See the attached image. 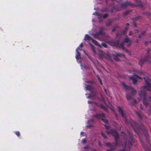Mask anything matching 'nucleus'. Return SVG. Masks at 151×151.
I'll use <instances>...</instances> for the list:
<instances>
[{
  "label": "nucleus",
  "mask_w": 151,
  "mask_h": 151,
  "mask_svg": "<svg viewBox=\"0 0 151 151\" xmlns=\"http://www.w3.org/2000/svg\"><path fill=\"white\" fill-rule=\"evenodd\" d=\"M151 114V111L150 110L149 111V114Z\"/></svg>",
  "instance_id": "nucleus-29"
},
{
  "label": "nucleus",
  "mask_w": 151,
  "mask_h": 151,
  "mask_svg": "<svg viewBox=\"0 0 151 151\" xmlns=\"http://www.w3.org/2000/svg\"><path fill=\"white\" fill-rule=\"evenodd\" d=\"M88 103H89V104H90V103H91V101H88Z\"/></svg>",
  "instance_id": "nucleus-30"
},
{
  "label": "nucleus",
  "mask_w": 151,
  "mask_h": 151,
  "mask_svg": "<svg viewBox=\"0 0 151 151\" xmlns=\"http://www.w3.org/2000/svg\"><path fill=\"white\" fill-rule=\"evenodd\" d=\"M133 101L134 104H136L138 103L134 99L133 100Z\"/></svg>",
  "instance_id": "nucleus-24"
},
{
  "label": "nucleus",
  "mask_w": 151,
  "mask_h": 151,
  "mask_svg": "<svg viewBox=\"0 0 151 151\" xmlns=\"http://www.w3.org/2000/svg\"><path fill=\"white\" fill-rule=\"evenodd\" d=\"M102 45L104 47H106V45L104 43L102 44Z\"/></svg>",
  "instance_id": "nucleus-22"
},
{
  "label": "nucleus",
  "mask_w": 151,
  "mask_h": 151,
  "mask_svg": "<svg viewBox=\"0 0 151 151\" xmlns=\"http://www.w3.org/2000/svg\"><path fill=\"white\" fill-rule=\"evenodd\" d=\"M85 139H83V140H82V142L83 143H85Z\"/></svg>",
  "instance_id": "nucleus-25"
},
{
  "label": "nucleus",
  "mask_w": 151,
  "mask_h": 151,
  "mask_svg": "<svg viewBox=\"0 0 151 151\" xmlns=\"http://www.w3.org/2000/svg\"><path fill=\"white\" fill-rule=\"evenodd\" d=\"M101 33V32H100L99 33V34H100Z\"/></svg>",
  "instance_id": "nucleus-35"
},
{
  "label": "nucleus",
  "mask_w": 151,
  "mask_h": 151,
  "mask_svg": "<svg viewBox=\"0 0 151 151\" xmlns=\"http://www.w3.org/2000/svg\"><path fill=\"white\" fill-rule=\"evenodd\" d=\"M118 110L119 113L121 114L122 116L123 117H124L125 115L123 113L122 109L120 107H119Z\"/></svg>",
  "instance_id": "nucleus-11"
},
{
  "label": "nucleus",
  "mask_w": 151,
  "mask_h": 151,
  "mask_svg": "<svg viewBox=\"0 0 151 151\" xmlns=\"http://www.w3.org/2000/svg\"><path fill=\"white\" fill-rule=\"evenodd\" d=\"M101 108H103V106H101Z\"/></svg>",
  "instance_id": "nucleus-34"
},
{
  "label": "nucleus",
  "mask_w": 151,
  "mask_h": 151,
  "mask_svg": "<svg viewBox=\"0 0 151 151\" xmlns=\"http://www.w3.org/2000/svg\"><path fill=\"white\" fill-rule=\"evenodd\" d=\"M16 134L18 136H19L20 135V133L19 132H16Z\"/></svg>",
  "instance_id": "nucleus-20"
},
{
  "label": "nucleus",
  "mask_w": 151,
  "mask_h": 151,
  "mask_svg": "<svg viewBox=\"0 0 151 151\" xmlns=\"http://www.w3.org/2000/svg\"><path fill=\"white\" fill-rule=\"evenodd\" d=\"M123 46H124L123 44V43H122V44H121V45L120 47H123Z\"/></svg>",
  "instance_id": "nucleus-27"
},
{
  "label": "nucleus",
  "mask_w": 151,
  "mask_h": 151,
  "mask_svg": "<svg viewBox=\"0 0 151 151\" xmlns=\"http://www.w3.org/2000/svg\"><path fill=\"white\" fill-rule=\"evenodd\" d=\"M93 35L95 37H98V35L97 34H93Z\"/></svg>",
  "instance_id": "nucleus-21"
},
{
  "label": "nucleus",
  "mask_w": 151,
  "mask_h": 151,
  "mask_svg": "<svg viewBox=\"0 0 151 151\" xmlns=\"http://www.w3.org/2000/svg\"><path fill=\"white\" fill-rule=\"evenodd\" d=\"M124 42L125 43H127V46H129L130 44L131 43V41L129 39L128 37L126 38L124 40Z\"/></svg>",
  "instance_id": "nucleus-10"
},
{
  "label": "nucleus",
  "mask_w": 151,
  "mask_h": 151,
  "mask_svg": "<svg viewBox=\"0 0 151 151\" xmlns=\"http://www.w3.org/2000/svg\"><path fill=\"white\" fill-rule=\"evenodd\" d=\"M83 45L82 43H81L79 47H83Z\"/></svg>",
  "instance_id": "nucleus-26"
},
{
  "label": "nucleus",
  "mask_w": 151,
  "mask_h": 151,
  "mask_svg": "<svg viewBox=\"0 0 151 151\" xmlns=\"http://www.w3.org/2000/svg\"><path fill=\"white\" fill-rule=\"evenodd\" d=\"M124 57V55L123 54L119 53H117L116 54V56L114 57V59L116 61L119 60L118 57Z\"/></svg>",
  "instance_id": "nucleus-7"
},
{
  "label": "nucleus",
  "mask_w": 151,
  "mask_h": 151,
  "mask_svg": "<svg viewBox=\"0 0 151 151\" xmlns=\"http://www.w3.org/2000/svg\"><path fill=\"white\" fill-rule=\"evenodd\" d=\"M101 134L102 135V136L104 138H106V136L105 135V134L103 132H101Z\"/></svg>",
  "instance_id": "nucleus-17"
},
{
  "label": "nucleus",
  "mask_w": 151,
  "mask_h": 151,
  "mask_svg": "<svg viewBox=\"0 0 151 151\" xmlns=\"http://www.w3.org/2000/svg\"><path fill=\"white\" fill-rule=\"evenodd\" d=\"M105 91L106 92V90L105 89H104Z\"/></svg>",
  "instance_id": "nucleus-33"
},
{
  "label": "nucleus",
  "mask_w": 151,
  "mask_h": 151,
  "mask_svg": "<svg viewBox=\"0 0 151 151\" xmlns=\"http://www.w3.org/2000/svg\"><path fill=\"white\" fill-rule=\"evenodd\" d=\"M110 133H111L112 134L113 136L114 137L115 139L116 140L118 137V135L116 131L115 130H111L110 132H107V133L108 134H109Z\"/></svg>",
  "instance_id": "nucleus-6"
},
{
  "label": "nucleus",
  "mask_w": 151,
  "mask_h": 151,
  "mask_svg": "<svg viewBox=\"0 0 151 151\" xmlns=\"http://www.w3.org/2000/svg\"><path fill=\"white\" fill-rule=\"evenodd\" d=\"M138 73L139 74H141L143 73V72L141 71H139L138 72Z\"/></svg>",
  "instance_id": "nucleus-23"
},
{
  "label": "nucleus",
  "mask_w": 151,
  "mask_h": 151,
  "mask_svg": "<svg viewBox=\"0 0 151 151\" xmlns=\"http://www.w3.org/2000/svg\"><path fill=\"white\" fill-rule=\"evenodd\" d=\"M144 134H145V135L147 137V136H148V134L147 133V132L146 131H145V132H144Z\"/></svg>",
  "instance_id": "nucleus-18"
},
{
  "label": "nucleus",
  "mask_w": 151,
  "mask_h": 151,
  "mask_svg": "<svg viewBox=\"0 0 151 151\" xmlns=\"http://www.w3.org/2000/svg\"><path fill=\"white\" fill-rule=\"evenodd\" d=\"M149 42H150V43H151V41H150Z\"/></svg>",
  "instance_id": "nucleus-37"
},
{
  "label": "nucleus",
  "mask_w": 151,
  "mask_h": 151,
  "mask_svg": "<svg viewBox=\"0 0 151 151\" xmlns=\"http://www.w3.org/2000/svg\"><path fill=\"white\" fill-rule=\"evenodd\" d=\"M150 89L149 87L147 86H143L141 88V90L139 93V96L138 98L139 101H140L141 100H142L143 101V104L146 107L149 105V103L146 102V93L145 92V91H149Z\"/></svg>",
  "instance_id": "nucleus-1"
},
{
  "label": "nucleus",
  "mask_w": 151,
  "mask_h": 151,
  "mask_svg": "<svg viewBox=\"0 0 151 151\" xmlns=\"http://www.w3.org/2000/svg\"><path fill=\"white\" fill-rule=\"evenodd\" d=\"M110 145V144H109V143H107V146H109V145Z\"/></svg>",
  "instance_id": "nucleus-31"
},
{
  "label": "nucleus",
  "mask_w": 151,
  "mask_h": 151,
  "mask_svg": "<svg viewBox=\"0 0 151 151\" xmlns=\"http://www.w3.org/2000/svg\"><path fill=\"white\" fill-rule=\"evenodd\" d=\"M122 85L123 87L127 90H128L131 93V95L128 94L126 96V98L127 100H129L131 99L133 95L134 94L136 93V91L134 90L133 88L130 86H128L125 84L123 83H122Z\"/></svg>",
  "instance_id": "nucleus-2"
},
{
  "label": "nucleus",
  "mask_w": 151,
  "mask_h": 151,
  "mask_svg": "<svg viewBox=\"0 0 151 151\" xmlns=\"http://www.w3.org/2000/svg\"><path fill=\"white\" fill-rule=\"evenodd\" d=\"M103 120L104 122L105 123H106L107 122V121L106 120H104V119H103Z\"/></svg>",
  "instance_id": "nucleus-28"
},
{
  "label": "nucleus",
  "mask_w": 151,
  "mask_h": 151,
  "mask_svg": "<svg viewBox=\"0 0 151 151\" xmlns=\"http://www.w3.org/2000/svg\"><path fill=\"white\" fill-rule=\"evenodd\" d=\"M104 116V115L103 114H97L96 116V117L98 118H101L103 117Z\"/></svg>",
  "instance_id": "nucleus-13"
},
{
  "label": "nucleus",
  "mask_w": 151,
  "mask_h": 151,
  "mask_svg": "<svg viewBox=\"0 0 151 151\" xmlns=\"http://www.w3.org/2000/svg\"><path fill=\"white\" fill-rule=\"evenodd\" d=\"M108 16L107 14H105L103 15V17L104 18H105Z\"/></svg>",
  "instance_id": "nucleus-19"
},
{
  "label": "nucleus",
  "mask_w": 151,
  "mask_h": 151,
  "mask_svg": "<svg viewBox=\"0 0 151 151\" xmlns=\"http://www.w3.org/2000/svg\"><path fill=\"white\" fill-rule=\"evenodd\" d=\"M123 151H124V150H123Z\"/></svg>",
  "instance_id": "nucleus-39"
},
{
  "label": "nucleus",
  "mask_w": 151,
  "mask_h": 151,
  "mask_svg": "<svg viewBox=\"0 0 151 151\" xmlns=\"http://www.w3.org/2000/svg\"><path fill=\"white\" fill-rule=\"evenodd\" d=\"M91 40L92 41V42L95 45H99L98 42L94 40L93 39H91Z\"/></svg>",
  "instance_id": "nucleus-14"
},
{
  "label": "nucleus",
  "mask_w": 151,
  "mask_h": 151,
  "mask_svg": "<svg viewBox=\"0 0 151 151\" xmlns=\"http://www.w3.org/2000/svg\"><path fill=\"white\" fill-rule=\"evenodd\" d=\"M129 78L132 80L133 83L134 84L137 82V79H141V78L136 75H134L133 76L129 77Z\"/></svg>",
  "instance_id": "nucleus-5"
},
{
  "label": "nucleus",
  "mask_w": 151,
  "mask_h": 151,
  "mask_svg": "<svg viewBox=\"0 0 151 151\" xmlns=\"http://www.w3.org/2000/svg\"><path fill=\"white\" fill-rule=\"evenodd\" d=\"M78 50H80V49L79 48H78L76 49V59L77 60L79 59L80 57V52L78 51Z\"/></svg>",
  "instance_id": "nucleus-9"
},
{
  "label": "nucleus",
  "mask_w": 151,
  "mask_h": 151,
  "mask_svg": "<svg viewBox=\"0 0 151 151\" xmlns=\"http://www.w3.org/2000/svg\"><path fill=\"white\" fill-rule=\"evenodd\" d=\"M107 151H111V150H107Z\"/></svg>",
  "instance_id": "nucleus-36"
},
{
  "label": "nucleus",
  "mask_w": 151,
  "mask_h": 151,
  "mask_svg": "<svg viewBox=\"0 0 151 151\" xmlns=\"http://www.w3.org/2000/svg\"><path fill=\"white\" fill-rule=\"evenodd\" d=\"M99 57L100 58L103 59L105 58L109 60L110 58V56L108 54H105L102 51H100L99 52Z\"/></svg>",
  "instance_id": "nucleus-4"
},
{
  "label": "nucleus",
  "mask_w": 151,
  "mask_h": 151,
  "mask_svg": "<svg viewBox=\"0 0 151 151\" xmlns=\"http://www.w3.org/2000/svg\"><path fill=\"white\" fill-rule=\"evenodd\" d=\"M91 88L92 87L90 86L87 85L86 87V89L87 90H90L91 89Z\"/></svg>",
  "instance_id": "nucleus-15"
},
{
  "label": "nucleus",
  "mask_w": 151,
  "mask_h": 151,
  "mask_svg": "<svg viewBox=\"0 0 151 151\" xmlns=\"http://www.w3.org/2000/svg\"><path fill=\"white\" fill-rule=\"evenodd\" d=\"M147 52L150 54L151 53V51L150 49H148L147 51ZM150 59H151V56L150 57L149 56H147L144 59H141L139 62L138 64L140 66H142L144 62H148L150 63L151 61L150 60Z\"/></svg>",
  "instance_id": "nucleus-3"
},
{
  "label": "nucleus",
  "mask_w": 151,
  "mask_h": 151,
  "mask_svg": "<svg viewBox=\"0 0 151 151\" xmlns=\"http://www.w3.org/2000/svg\"><path fill=\"white\" fill-rule=\"evenodd\" d=\"M91 39H92L91 38L90 36L87 35H85V37L84 39L85 40H91Z\"/></svg>",
  "instance_id": "nucleus-12"
},
{
  "label": "nucleus",
  "mask_w": 151,
  "mask_h": 151,
  "mask_svg": "<svg viewBox=\"0 0 151 151\" xmlns=\"http://www.w3.org/2000/svg\"><path fill=\"white\" fill-rule=\"evenodd\" d=\"M97 76V78H98V79H99V80L100 83H101V84H102V83L101 80L100 79V78L99 77V76Z\"/></svg>",
  "instance_id": "nucleus-16"
},
{
  "label": "nucleus",
  "mask_w": 151,
  "mask_h": 151,
  "mask_svg": "<svg viewBox=\"0 0 151 151\" xmlns=\"http://www.w3.org/2000/svg\"><path fill=\"white\" fill-rule=\"evenodd\" d=\"M136 0V1H138V0Z\"/></svg>",
  "instance_id": "nucleus-38"
},
{
  "label": "nucleus",
  "mask_w": 151,
  "mask_h": 151,
  "mask_svg": "<svg viewBox=\"0 0 151 151\" xmlns=\"http://www.w3.org/2000/svg\"><path fill=\"white\" fill-rule=\"evenodd\" d=\"M146 84L149 87H151V80L148 78H145Z\"/></svg>",
  "instance_id": "nucleus-8"
},
{
  "label": "nucleus",
  "mask_w": 151,
  "mask_h": 151,
  "mask_svg": "<svg viewBox=\"0 0 151 151\" xmlns=\"http://www.w3.org/2000/svg\"><path fill=\"white\" fill-rule=\"evenodd\" d=\"M83 133L82 132H81V135L82 134H83Z\"/></svg>",
  "instance_id": "nucleus-32"
}]
</instances>
